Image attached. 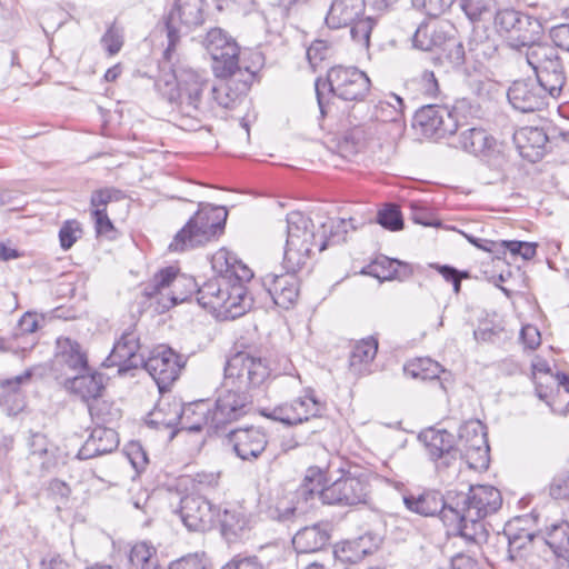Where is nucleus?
<instances>
[{
	"label": "nucleus",
	"mask_w": 569,
	"mask_h": 569,
	"mask_svg": "<svg viewBox=\"0 0 569 569\" xmlns=\"http://www.w3.org/2000/svg\"><path fill=\"white\" fill-rule=\"evenodd\" d=\"M219 10L236 11L241 14H248L256 9L257 0H216Z\"/></svg>",
	"instance_id": "e2e57ef3"
},
{
	"label": "nucleus",
	"mask_w": 569,
	"mask_h": 569,
	"mask_svg": "<svg viewBox=\"0 0 569 569\" xmlns=\"http://www.w3.org/2000/svg\"><path fill=\"white\" fill-rule=\"evenodd\" d=\"M340 459L337 458V461ZM335 460H330L327 466H311L306 470L303 480L298 488H306L312 492V506L317 498H319V491L326 487L325 482L331 479V467L335 465Z\"/></svg>",
	"instance_id": "a19ab883"
},
{
	"label": "nucleus",
	"mask_w": 569,
	"mask_h": 569,
	"mask_svg": "<svg viewBox=\"0 0 569 569\" xmlns=\"http://www.w3.org/2000/svg\"><path fill=\"white\" fill-rule=\"evenodd\" d=\"M329 539L328 525L315 523L298 530L292 538V545L297 552L309 553L321 550L328 545Z\"/></svg>",
	"instance_id": "473e14b6"
},
{
	"label": "nucleus",
	"mask_w": 569,
	"mask_h": 569,
	"mask_svg": "<svg viewBox=\"0 0 569 569\" xmlns=\"http://www.w3.org/2000/svg\"><path fill=\"white\" fill-rule=\"evenodd\" d=\"M222 533L231 540L241 536L248 529V519L238 509H226L220 519Z\"/></svg>",
	"instance_id": "a18cd8bd"
},
{
	"label": "nucleus",
	"mask_w": 569,
	"mask_h": 569,
	"mask_svg": "<svg viewBox=\"0 0 569 569\" xmlns=\"http://www.w3.org/2000/svg\"><path fill=\"white\" fill-rule=\"evenodd\" d=\"M372 126H355L342 136L339 143L341 152L356 153L372 137Z\"/></svg>",
	"instance_id": "c03bdc74"
},
{
	"label": "nucleus",
	"mask_w": 569,
	"mask_h": 569,
	"mask_svg": "<svg viewBox=\"0 0 569 569\" xmlns=\"http://www.w3.org/2000/svg\"><path fill=\"white\" fill-rule=\"evenodd\" d=\"M466 107V100L457 102L452 109L439 104L423 106L417 111L415 120L426 137L446 138L457 132L459 127L458 113Z\"/></svg>",
	"instance_id": "2eb2a0df"
},
{
	"label": "nucleus",
	"mask_w": 569,
	"mask_h": 569,
	"mask_svg": "<svg viewBox=\"0 0 569 569\" xmlns=\"http://www.w3.org/2000/svg\"><path fill=\"white\" fill-rule=\"evenodd\" d=\"M36 347V312L27 311L19 320L13 332L0 336V353L31 352Z\"/></svg>",
	"instance_id": "c85d7f7f"
},
{
	"label": "nucleus",
	"mask_w": 569,
	"mask_h": 569,
	"mask_svg": "<svg viewBox=\"0 0 569 569\" xmlns=\"http://www.w3.org/2000/svg\"><path fill=\"white\" fill-rule=\"evenodd\" d=\"M228 440L237 457L244 461L258 459L268 445L266 432L257 427L232 430Z\"/></svg>",
	"instance_id": "a878e982"
},
{
	"label": "nucleus",
	"mask_w": 569,
	"mask_h": 569,
	"mask_svg": "<svg viewBox=\"0 0 569 569\" xmlns=\"http://www.w3.org/2000/svg\"><path fill=\"white\" fill-rule=\"evenodd\" d=\"M287 239L282 267L284 270H301L311 257L312 249L319 248L312 220L300 211L287 214Z\"/></svg>",
	"instance_id": "423d86ee"
},
{
	"label": "nucleus",
	"mask_w": 569,
	"mask_h": 569,
	"mask_svg": "<svg viewBox=\"0 0 569 569\" xmlns=\"http://www.w3.org/2000/svg\"><path fill=\"white\" fill-rule=\"evenodd\" d=\"M92 218L94 221V228L98 236L110 237V233L113 232L114 227L111 220L108 217L107 210L94 209L92 211Z\"/></svg>",
	"instance_id": "0e129e2a"
},
{
	"label": "nucleus",
	"mask_w": 569,
	"mask_h": 569,
	"mask_svg": "<svg viewBox=\"0 0 569 569\" xmlns=\"http://www.w3.org/2000/svg\"><path fill=\"white\" fill-rule=\"evenodd\" d=\"M456 448L459 458L465 459L470 469L486 470L489 467L487 429L481 421L470 420L459 428Z\"/></svg>",
	"instance_id": "f8f14e48"
},
{
	"label": "nucleus",
	"mask_w": 569,
	"mask_h": 569,
	"mask_svg": "<svg viewBox=\"0 0 569 569\" xmlns=\"http://www.w3.org/2000/svg\"><path fill=\"white\" fill-rule=\"evenodd\" d=\"M179 515L189 530L204 531L212 527L219 511L206 498L187 495L180 500Z\"/></svg>",
	"instance_id": "b1692460"
},
{
	"label": "nucleus",
	"mask_w": 569,
	"mask_h": 569,
	"mask_svg": "<svg viewBox=\"0 0 569 569\" xmlns=\"http://www.w3.org/2000/svg\"><path fill=\"white\" fill-rule=\"evenodd\" d=\"M312 507V492L306 488H297L272 499L266 515L271 520L287 525L303 517Z\"/></svg>",
	"instance_id": "a211bd4d"
},
{
	"label": "nucleus",
	"mask_w": 569,
	"mask_h": 569,
	"mask_svg": "<svg viewBox=\"0 0 569 569\" xmlns=\"http://www.w3.org/2000/svg\"><path fill=\"white\" fill-rule=\"evenodd\" d=\"M221 569H263V563L257 556L237 555Z\"/></svg>",
	"instance_id": "680f3d73"
},
{
	"label": "nucleus",
	"mask_w": 569,
	"mask_h": 569,
	"mask_svg": "<svg viewBox=\"0 0 569 569\" xmlns=\"http://www.w3.org/2000/svg\"><path fill=\"white\" fill-rule=\"evenodd\" d=\"M140 368H143L153 378L159 390L163 391L179 377L182 363L172 349L160 346L143 359Z\"/></svg>",
	"instance_id": "aec40b11"
},
{
	"label": "nucleus",
	"mask_w": 569,
	"mask_h": 569,
	"mask_svg": "<svg viewBox=\"0 0 569 569\" xmlns=\"http://www.w3.org/2000/svg\"><path fill=\"white\" fill-rule=\"evenodd\" d=\"M269 377L270 369L267 361L249 352L234 353L224 366V387L249 392L250 389L262 386Z\"/></svg>",
	"instance_id": "9b49d317"
},
{
	"label": "nucleus",
	"mask_w": 569,
	"mask_h": 569,
	"mask_svg": "<svg viewBox=\"0 0 569 569\" xmlns=\"http://www.w3.org/2000/svg\"><path fill=\"white\" fill-rule=\"evenodd\" d=\"M442 51L446 53L445 58L452 67H459L465 61V49L461 42L456 40H448L445 42Z\"/></svg>",
	"instance_id": "052dcab7"
},
{
	"label": "nucleus",
	"mask_w": 569,
	"mask_h": 569,
	"mask_svg": "<svg viewBox=\"0 0 569 569\" xmlns=\"http://www.w3.org/2000/svg\"><path fill=\"white\" fill-rule=\"evenodd\" d=\"M545 543L558 558L569 560V522L560 521L546 528Z\"/></svg>",
	"instance_id": "ea45409f"
},
{
	"label": "nucleus",
	"mask_w": 569,
	"mask_h": 569,
	"mask_svg": "<svg viewBox=\"0 0 569 569\" xmlns=\"http://www.w3.org/2000/svg\"><path fill=\"white\" fill-rule=\"evenodd\" d=\"M367 539L360 537L355 541H348L340 550H336L335 555L343 562H357L361 560L371 550L366 546Z\"/></svg>",
	"instance_id": "09e8293b"
},
{
	"label": "nucleus",
	"mask_w": 569,
	"mask_h": 569,
	"mask_svg": "<svg viewBox=\"0 0 569 569\" xmlns=\"http://www.w3.org/2000/svg\"><path fill=\"white\" fill-rule=\"evenodd\" d=\"M395 268H397V259L380 256L367 267L366 273L381 281L393 280L396 273Z\"/></svg>",
	"instance_id": "8fccbe9b"
},
{
	"label": "nucleus",
	"mask_w": 569,
	"mask_h": 569,
	"mask_svg": "<svg viewBox=\"0 0 569 569\" xmlns=\"http://www.w3.org/2000/svg\"><path fill=\"white\" fill-rule=\"evenodd\" d=\"M525 58L535 71L538 83L552 98H558L567 82L563 60L558 50L546 42L528 47Z\"/></svg>",
	"instance_id": "6e6552de"
},
{
	"label": "nucleus",
	"mask_w": 569,
	"mask_h": 569,
	"mask_svg": "<svg viewBox=\"0 0 569 569\" xmlns=\"http://www.w3.org/2000/svg\"><path fill=\"white\" fill-rule=\"evenodd\" d=\"M170 288L172 306L187 301L198 289L194 278L180 274L174 267H167L157 272L144 286L143 296L152 298Z\"/></svg>",
	"instance_id": "f3484780"
},
{
	"label": "nucleus",
	"mask_w": 569,
	"mask_h": 569,
	"mask_svg": "<svg viewBox=\"0 0 569 569\" xmlns=\"http://www.w3.org/2000/svg\"><path fill=\"white\" fill-rule=\"evenodd\" d=\"M329 86V91L341 100L362 101L369 93L371 81L368 76L357 67L335 66L327 72V80H316V96L321 114H327L322 88Z\"/></svg>",
	"instance_id": "0eeeda50"
},
{
	"label": "nucleus",
	"mask_w": 569,
	"mask_h": 569,
	"mask_svg": "<svg viewBox=\"0 0 569 569\" xmlns=\"http://www.w3.org/2000/svg\"><path fill=\"white\" fill-rule=\"evenodd\" d=\"M403 100L391 93L376 104L375 114L381 122H398L403 118Z\"/></svg>",
	"instance_id": "37998d69"
},
{
	"label": "nucleus",
	"mask_w": 569,
	"mask_h": 569,
	"mask_svg": "<svg viewBox=\"0 0 569 569\" xmlns=\"http://www.w3.org/2000/svg\"><path fill=\"white\" fill-rule=\"evenodd\" d=\"M126 194L122 190L114 187H106L92 192L90 204L94 209H106L108 203L122 200Z\"/></svg>",
	"instance_id": "6e6d98bb"
},
{
	"label": "nucleus",
	"mask_w": 569,
	"mask_h": 569,
	"mask_svg": "<svg viewBox=\"0 0 569 569\" xmlns=\"http://www.w3.org/2000/svg\"><path fill=\"white\" fill-rule=\"evenodd\" d=\"M176 83H157L158 90L171 106L177 126L197 131L212 113L211 80L204 72L182 68L174 74Z\"/></svg>",
	"instance_id": "f03ea898"
},
{
	"label": "nucleus",
	"mask_w": 569,
	"mask_h": 569,
	"mask_svg": "<svg viewBox=\"0 0 569 569\" xmlns=\"http://www.w3.org/2000/svg\"><path fill=\"white\" fill-rule=\"evenodd\" d=\"M377 350L378 342L373 338L362 339L357 342L349 359L350 370L357 376L367 373L369 366L377 355Z\"/></svg>",
	"instance_id": "58836bf2"
},
{
	"label": "nucleus",
	"mask_w": 569,
	"mask_h": 569,
	"mask_svg": "<svg viewBox=\"0 0 569 569\" xmlns=\"http://www.w3.org/2000/svg\"><path fill=\"white\" fill-rule=\"evenodd\" d=\"M69 389L82 400H96L104 389L103 376L99 372L82 373L68 379Z\"/></svg>",
	"instance_id": "4c0bfd02"
},
{
	"label": "nucleus",
	"mask_w": 569,
	"mask_h": 569,
	"mask_svg": "<svg viewBox=\"0 0 569 569\" xmlns=\"http://www.w3.org/2000/svg\"><path fill=\"white\" fill-rule=\"evenodd\" d=\"M212 268L218 276L198 287V303L232 319L243 315L251 306L244 282L253 277L252 271L227 249H220L213 254Z\"/></svg>",
	"instance_id": "f257e3e1"
},
{
	"label": "nucleus",
	"mask_w": 569,
	"mask_h": 569,
	"mask_svg": "<svg viewBox=\"0 0 569 569\" xmlns=\"http://www.w3.org/2000/svg\"><path fill=\"white\" fill-rule=\"evenodd\" d=\"M34 368H27L23 373L0 380V407L8 416H17L27 406L22 388L31 383Z\"/></svg>",
	"instance_id": "bb28decb"
},
{
	"label": "nucleus",
	"mask_w": 569,
	"mask_h": 569,
	"mask_svg": "<svg viewBox=\"0 0 569 569\" xmlns=\"http://www.w3.org/2000/svg\"><path fill=\"white\" fill-rule=\"evenodd\" d=\"M251 403L252 399L249 392L232 387H226L216 400L211 421H213L216 427L221 429L226 425L246 416L251 409Z\"/></svg>",
	"instance_id": "412c9836"
},
{
	"label": "nucleus",
	"mask_w": 569,
	"mask_h": 569,
	"mask_svg": "<svg viewBox=\"0 0 569 569\" xmlns=\"http://www.w3.org/2000/svg\"><path fill=\"white\" fill-rule=\"evenodd\" d=\"M140 339L136 331H124L114 342L110 355L104 360L106 367H117L119 375L138 369L143 363L144 356L140 352Z\"/></svg>",
	"instance_id": "4be33fe9"
},
{
	"label": "nucleus",
	"mask_w": 569,
	"mask_h": 569,
	"mask_svg": "<svg viewBox=\"0 0 569 569\" xmlns=\"http://www.w3.org/2000/svg\"><path fill=\"white\" fill-rule=\"evenodd\" d=\"M459 6L470 21H478L488 12L493 0H458Z\"/></svg>",
	"instance_id": "bf43d9fd"
},
{
	"label": "nucleus",
	"mask_w": 569,
	"mask_h": 569,
	"mask_svg": "<svg viewBox=\"0 0 569 569\" xmlns=\"http://www.w3.org/2000/svg\"><path fill=\"white\" fill-rule=\"evenodd\" d=\"M290 403L299 425L311 418H320L327 411L326 401L321 400L312 389L305 390L302 396L295 398Z\"/></svg>",
	"instance_id": "e433bc0d"
},
{
	"label": "nucleus",
	"mask_w": 569,
	"mask_h": 569,
	"mask_svg": "<svg viewBox=\"0 0 569 569\" xmlns=\"http://www.w3.org/2000/svg\"><path fill=\"white\" fill-rule=\"evenodd\" d=\"M57 352L53 359V366L56 370L64 373V368L70 370H87L86 356L80 351V347L77 342L70 339H58L57 340Z\"/></svg>",
	"instance_id": "f704fd0d"
},
{
	"label": "nucleus",
	"mask_w": 569,
	"mask_h": 569,
	"mask_svg": "<svg viewBox=\"0 0 569 569\" xmlns=\"http://www.w3.org/2000/svg\"><path fill=\"white\" fill-rule=\"evenodd\" d=\"M183 417L181 418V428L189 432H198L207 429L208 432L219 430V427L213 425L212 410L207 401H197L182 407Z\"/></svg>",
	"instance_id": "72a5a7b5"
},
{
	"label": "nucleus",
	"mask_w": 569,
	"mask_h": 569,
	"mask_svg": "<svg viewBox=\"0 0 569 569\" xmlns=\"http://www.w3.org/2000/svg\"><path fill=\"white\" fill-rule=\"evenodd\" d=\"M516 140L518 141L520 153L525 157H529V153L526 152V149H542L548 142V137L540 128L527 127L522 128L516 134Z\"/></svg>",
	"instance_id": "49530a36"
},
{
	"label": "nucleus",
	"mask_w": 569,
	"mask_h": 569,
	"mask_svg": "<svg viewBox=\"0 0 569 569\" xmlns=\"http://www.w3.org/2000/svg\"><path fill=\"white\" fill-rule=\"evenodd\" d=\"M260 412L268 419L279 421L288 426L299 425L290 401L280 403L272 408H263Z\"/></svg>",
	"instance_id": "3c124183"
},
{
	"label": "nucleus",
	"mask_w": 569,
	"mask_h": 569,
	"mask_svg": "<svg viewBox=\"0 0 569 569\" xmlns=\"http://www.w3.org/2000/svg\"><path fill=\"white\" fill-rule=\"evenodd\" d=\"M353 221L355 220L352 218L332 221L329 238H326L323 234L319 237V251H323L329 243H340L346 241L348 230L356 229Z\"/></svg>",
	"instance_id": "de8ad7c7"
},
{
	"label": "nucleus",
	"mask_w": 569,
	"mask_h": 569,
	"mask_svg": "<svg viewBox=\"0 0 569 569\" xmlns=\"http://www.w3.org/2000/svg\"><path fill=\"white\" fill-rule=\"evenodd\" d=\"M377 222L390 231H399L403 228V219L396 204H387L378 211Z\"/></svg>",
	"instance_id": "864d4df0"
},
{
	"label": "nucleus",
	"mask_w": 569,
	"mask_h": 569,
	"mask_svg": "<svg viewBox=\"0 0 569 569\" xmlns=\"http://www.w3.org/2000/svg\"><path fill=\"white\" fill-rule=\"evenodd\" d=\"M508 100L511 106L521 112H533L547 104L548 92L532 81H515L508 90Z\"/></svg>",
	"instance_id": "cd10ccee"
},
{
	"label": "nucleus",
	"mask_w": 569,
	"mask_h": 569,
	"mask_svg": "<svg viewBox=\"0 0 569 569\" xmlns=\"http://www.w3.org/2000/svg\"><path fill=\"white\" fill-rule=\"evenodd\" d=\"M495 27L508 44L521 53L538 42L543 30L538 19L515 9L499 10L495 16Z\"/></svg>",
	"instance_id": "9d476101"
},
{
	"label": "nucleus",
	"mask_w": 569,
	"mask_h": 569,
	"mask_svg": "<svg viewBox=\"0 0 569 569\" xmlns=\"http://www.w3.org/2000/svg\"><path fill=\"white\" fill-rule=\"evenodd\" d=\"M228 211L222 206L201 203L169 244L171 252H183L213 240L226 224Z\"/></svg>",
	"instance_id": "20e7f679"
},
{
	"label": "nucleus",
	"mask_w": 569,
	"mask_h": 569,
	"mask_svg": "<svg viewBox=\"0 0 569 569\" xmlns=\"http://www.w3.org/2000/svg\"><path fill=\"white\" fill-rule=\"evenodd\" d=\"M340 477L319 491L323 505L355 507L367 505L371 497L370 475L358 467H339Z\"/></svg>",
	"instance_id": "39448f33"
},
{
	"label": "nucleus",
	"mask_w": 569,
	"mask_h": 569,
	"mask_svg": "<svg viewBox=\"0 0 569 569\" xmlns=\"http://www.w3.org/2000/svg\"><path fill=\"white\" fill-rule=\"evenodd\" d=\"M403 371L406 376L415 379L433 380L440 379V373L445 370L439 362L430 358H417L406 363Z\"/></svg>",
	"instance_id": "79ce46f5"
},
{
	"label": "nucleus",
	"mask_w": 569,
	"mask_h": 569,
	"mask_svg": "<svg viewBox=\"0 0 569 569\" xmlns=\"http://www.w3.org/2000/svg\"><path fill=\"white\" fill-rule=\"evenodd\" d=\"M182 417L183 410L180 402L161 399L149 413L147 423L156 429H173L178 425L181 426Z\"/></svg>",
	"instance_id": "c9c22d12"
},
{
	"label": "nucleus",
	"mask_w": 569,
	"mask_h": 569,
	"mask_svg": "<svg viewBox=\"0 0 569 569\" xmlns=\"http://www.w3.org/2000/svg\"><path fill=\"white\" fill-rule=\"evenodd\" d=\"M83 234L82 226L78 220H66L59 230V242L63 250H69Z\"/></svg>",
	"instance_id": "5fc2aeb1"
},
{
	"label": "nucleus",
	"mask_w": 569,
	"mask_h": 569,
	"mask_svg": "<svg viewBox=\"0 0 569 569\" xmlns=\"http://www.w3.org/2000/svg\"><path fill=\"white\" fill-rule=\"evenodd\" d=\"M299 271L286 270L282 274L268 273L262 277V286L277 306L289 309L296 303L300 290Z\"/></svg>",
	"instance_id": "393cba45"
},
{
	"label": "nucleus",
	"mask_w": 569,
	"mask_h": 569,
	"mask_svg": "<svg viewBox=\"0 0 569 569\" xmlns=\"http://www.w3.org/2000/svg\"><path fill=\"white\" fill-rule=\"evenodd\" d=\"M549 37L552 40L555 48L569 51V23H561L555 26L549 31Z\"/></svg>",
	"instance_id": "69168bd1"
},
{
	"label": "nucleus",
	"mask_w": 569,
	"mask_h": 569,
	"mask_svg": "<svg viewBox=\"0 0 569 569\" xmlns=\"http://www.w3.org/2000/svg\"><path fill=\"white\" fill-rule=\"evenodd\" d=\"M518 522H510L503 530L508 541L507 560L516 563L527 561L537 538L532 531L519 528Z\"/></svg>",
	"instance_id": "c756f323"
},
{
	"label": "nucleus",
	"mask_w": 569,
	"mask_h": 569,
	"mask_svg": "<svg viewBox=\"0 0 569 569\" xmlns=\"http://www.w3.org/2000/svg\"><path fill=\"white\" fill-rule=\"evenodd\" d=\"M169 569H207L204 560L196 555L184 556L170 563Z\"/></svg>",
	"instance_id": "774afa93"
},
{
	"label": "nucleus",
	"mask_w": 569,
	"mask_h": 569,
	"mask_svg": "<svg viewBox=\"0 0 569 569\" xmlns=\"http://www.w3.org/2000/svg\"><path fill=\"white\" fill-rule=\"evenodd\" d=\"M154 549L146 542L136 543L129 553V561L134 569L150 568L153 560Z\"/></svg>",
	"instance_id": "603ef678"
},
{
	"label": "nucleus",
	"mask_w": 569,
	"mask_h": 569,
	"mask_svg": "<svg viewBox=\"0 0 569 569\" xmlns=\"http://www.w3.org/2000/svg\"><path fill=\"white\" fill-rule=\"evenodd\" d=\"M46 495L49 499L57 503V509L66 506L71 495L69 485L64 481L52 479L46 487Z\"/></svg>",
	"instance_id": "4d7b16f0"
},
{
	"label": "nucleus",
	"mask_w": 569,
	"mask_h": 569,
	"mask_svg": "<svg viewBox=\"0 0 569 569\" xmlns=\"http://www.w3.org/2000/svg\"><path fill=\"white\" fill-rule=\"evenodd\" d=\"M365 0H333L326 17L331 29L350 27L351 39L363 49L370 44V34L376 26L372 17H366Z\"/></svg>",
	"instance_id": "1a4fd4ad"
},
{
	"label": "nucleus",
	"mask_w": 569,
	"mask_h": 569,
	"mask_svg": "<svg viewBox=\"0 0 569 569\" xmlns=\"http://www.w3.org/2000/svg\"><path fill=\"white\" fill-rule=\"evenodd\" d=\"M256 72L249 67L236 69L232 74L220 77L226 79L218 86L211 82L212 110L216 106L223 109H231L240 102L248 93Z\"/></svg>",
	"instance_id": "6ab92c4d"
},
{
	"label": "nucleus",
	"mask_w": 569,
	"mask_h": 569,
	"mask_svg": "<svg viewBox=\"0 0 569 569\" xmlns=\"http://www.w3.org/2000/svg\"><path fill=\"white\" fill-rule=\"evenodd\" d=\"M119 440L117 432L111 428L97 427L78 452L82 460L92 459L112 452L118 448Z\"/></svg>",
	"instance_id": "2f4dec72"
},
{
	"label": "nucleus",
	"mask_w": 569,
	"mask_h": 569,
	"mask_svg": "<svg viewBox=\"0 0 569 569\" xmlns=\"http://www.w3.org/2000/svg\"><path fill=\"white\" fill-rule=\"evenodd\" d=\"M458 146L493 169L500 170L507 163L503 143L482 128H469L462 131L458 137Z\"/></svg>",
	"instance_id": "dca6fc26"
},
{
	"label": "nucleus",
	"mask_w": 569,
	"mask_h": 569,
	"mask_svg": "<svg viewBox=\"0 0 569 569\" xmlns=\"http://www.w3.org/2000/svg\"><path fill=\"white\" fill-rule=\"evenodd\" d=\"M203 46L212 59V69L217 77L232 74L236 69H242L240 48L236 40L220 28L208 31Z\"/></svg>",
	"instance_id": "ddd939ff"
},
{
	"label": "nucleus",
	"mask_w": 569,
	"mask_h": 569,
	"mask_svg": "<svg viewBox=\"0 0 569 569\" xmlns=\"http://www.w3.org/2000/svg\"><path fill=\"white\" fill-rule=\"evenodd\" d=\"M88 409L91 417L97 418L101 422H110L114 417V413L110 410V406L106 401L99 400V398L90 402Z\"/></svg>",
	"instance_id": "338daca9"
},
{
	"label": "nucleus",
	"mask_w": 569,
	"mask_h": 569,
	"mask_svg": "<svg viewBox=\"0 0 569 569\" xmlns=\"http://www.w3.org/2000/svg\"><path fill=\"white\" fill-rule=\"evenodd\" d=\"M203 22V0H176L169 12L163 17L168 46L164 50L166 59L180 41L182 27L190 28Z\"/></svg>",
	"instance_id": "4468645a"
},
{
	"label": "nucleus",
	"mask_w": 569,
	"mask_h": 569,
	"mask_svg": "<svg viewBox=\"0 0 569 569\" xmlns=\"http://www.w3.org/2000/svg\"><path fill=\"white\" fill-rule=\"evenodd\" d=\"M403 503L407 509L423 517L440 515L445 522V511L449 509V492L446 498L438 491H425L418 496L405 495Z\"/></svg>",
	"instance_id": "7c9ffc66"
},
{
	"label": "nucleus",
	"mask_w": 569,
	"mask_h": 569,
	"mask_svg": "<svg viewBox=\"0 0 569 569\" xmlns=\"http://www.w3.org/2000/svg\"><path fill=\"white\" fill-rule=\"evenodd\" d=\"M425 443L428 456L436 462L437 468H449L459 458L455 436L445 429L429 428L419 435Z\"/></svg>",
	"instance_id": "5701e85b"
},
{
	"label": "nucleus",
	"mask_w": 569,
	"mask_h": 569,
	"mask_svg": "<svg viewBox=\"0 0 569 569\" xmlns=\"http://www.w3.org/2000/svg\"><path fill=\"white\" fill-rule=\"evenodd\" d=\"M499 249L508 250L513 256H521L525 260L532 259L537 253V243L535 242H525V241H500Z\"/></svg>",
	"instance_id": "13d9d810"
},
{
	"label": "nucleus",
	"mask_w": 569,
	"mask_h": 569,
	"mask_svg": "<svg viewBox=\"0 0 569 569\" xmlns=\"http://www.w3.org/2000/svg\"><path fill=\"white\" fill-rule=\"evenodd\" d=\"M501 505V493L492 486H470L468 492L449 491L445 523L467 541L481 543L487 538L482 520L496 513Z\"/></svg>",
	"instance_id": "7ed1b4c3"
}]
</instances>
